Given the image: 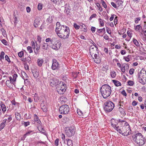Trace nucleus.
Returning <instances> with one entry per match:
<instances>
[{
  "mask_svg": "<svg viewBox=\"0 0 146 146\" xmlns=\"http://www.w3.org/2000/svg\"><path fill=\"white\" fill-rule=\"evenodd\" d=\"M56 25L55 31L58 36L64 39L68 38L70 34L69 27L65 25H61L59 22L56 23Z\"/></svg>",
  "mask_w": 146,
  "mask_h": 146,
  "instance_id": "nucleus-1",
  "label": "nucleus"
},
{
  "mask_svg": "<svg viewBox=\"0 0 146 146\" xmlns=\"http://www.w3.org/2000/svg\"><path fill=\"white\" fill-rule=\"evenodd\" d=\"M100 92L103 98L106 99L110 96L111 92V87L108 84H104L100 88Z\"/></svg>",
  "mask_w": 146,
  "mask_h": 146,
  "instance_id": "nucleus-2",
  "label": "nucleus"
},
{
  "mask_svg": "<svg viewBox=\"0 0 146 146\" xmlns=\"http://www.w3.org/2000/svg\"><path fill=\"white\" fill-rule=\"evenodd\" d=\"M138 79L139 82L145 84L146 82V71L143 68L139 74Z\"/></svg>",
  "mask_w": 146,
  "mask_h": 146,
  "instance_id": "nucleus-3",
  "label": "nucleus"
},
{
  "mask_svg": "<svg viewBox=\"0 0 146 146\" xmlns=\"http://www.w3.org/2000/svg\"><path fill=\"white\" fill-rule=\"evenodd\" d=\"M105 106L104 109L106 112H110L111 111L114 107L115 105L112 102L107 101L104 104Z\"/></svg>",
  "mask_w": 146,
  "mask_h": 146,
  "instance_id": "nucleus-4",
  "label": "nucleus"
},
{
  "mask_svg": "<svg viewBox=\"0 0 146 146\" xmlns=\"http://www.w3.org/2000/svg\"><path fill=\"white\" fill-rule=\"evenodd\" d=\"M137 135V138L136 139H135V142L139 146H142L144 144L146 141L145 139L143 137L141 133H139Z\"/></svg>",
  "mask_w": 146,
  "mask_h": 146,
  "instance_id": "nucleus-5",
  "label": "nucleus"
},
{
  "mask_svg": "<svg viewBox=\"0 0 146 146\" xmlns=\"http://www.w3.org/2000/svg\"><path fill=\"white\" fill-rule=\"evenodd\" d=\"M66 84L63 82L60 81L56 89L59 94H63L66 90Z\"/></svg>",
  "mask_w": 146,
  "mask_h": 146,
  "instance_id": "nucleus-6",
  "label": "nucleus"
},
{
  "mask_svg": "<svg viewBox=\"0 0 146 146\" xmlns=\"http://www.w3.org/2000/svg\"><path fill=\"white\" fill-rule=\"evenodd\" d=\"M70 110L67 104L62 105L59 108V111L61 114H67L68 113Z\"/></svg>",
  "mask_w": 146,
  "mask_h": 146,
  "instance_id": "nucleus-7",
  "label": "nucleus"
},
{
  "mask_svg": "<svg viewBox=\"0 0 146 146\" xmlns=\"http://www.w3.org/2000/svg\"><path fill=\"white\" fill-rule=\"evenodd\" d=\"M65 132L66 135L69 137L73 136L75 132V130L72 127H66Z\"/></svg>",
  "mask_w": 146,
  "mask_h": 146,
  "instance_id": "nucleus-8",
  "label": "nucleus"
},
{
  "mask_svg": "<svg viewBox=\"0 0 146 146\" xmlns=\"http://www.w3.org/2000/svg\"><path fill=\"white\" fill-rule=\"evenodd\" d=\"M52 68L53 70L58 69L60 67V65L57 60L55 59L52 60Z\"/></svg>",
  "mask_w": 146,
  "mask_h": 146,
  "instance_id": "nucleus-9",
  "label": "nucleus"
},
{
  "mask_svg": "<svg viewBox=\"0 0 146 146\" xmlns=\"http://www.w3.org/2000/svg\"><path fill=\"white\" fill-rule=\"evenodd\" d=\"M60 81L55 78H53L50 80V85L52 87L54 86H57L59 85Z\"/></svg>",
  "mask_w": 146,
  "mask_h": 146,
  "instance_id": "nucleus-10",
  "label": "nucleus"
},
{
  "mask_svg": "<svg viewBox=\"0 0 146 146\" xmlns=\"http://www.w3.org/2000/svg\"><path fill=\"white\" fill-rule=\"evenodd\" d=\"M61 44L59 42H54L52 45H50V47L54 50H58L60 47Z\"/></svg>",
  "mask_w": 146,
  "mask_h": 146,
  "instance_id": "nucleus-11",
  "label": "nucleus"
},
{
  "mask_svg": "<svg viewBox=\"0 0 146 146\" xmlns=\"http://www.w3.org/2000/svg\"><path fill=\"white\" fill-rule=\"evenodd\" d=\"M55 39L56 38L55 37H50V38H47L45 40V41L46 42H50V45H52L54 43Z\"/></svg>",
  "mask_w": 146,
  "mask_h": 146,
  "instance_id": "nucleus-12",
  "label": "nucleus"
},
{
  "mask_svg": "<svg viewBox=\"0 0 146 146\" xmlns=\"http://www.w3.org/2000/svg\"><path fill=\"white\" fill-rule=\"evenodd\" d=\"M65 13L68 15L70 14L71 9L69 4H67V3H66L65 5Z\"/></svg>",
  "mask_w": 146,
  "mask_h": 146,
  "instance_id": "nucleus-13",
  "label": "nucleus"
},
{
  "mask_svg": "<svg viewBox=\"0 0 146 146\" xmlns=\"http://www.w3.org/2000/svg\"><path fill=\"white\" fill-rule=\"evenodd\" d=\"M31 72L34 77L36 78L39 76L38 71L36 69H33L31 70Z\"/></svg>",
  "mask_w": 146,
  "mask_h": 146,
  "instance_id": "nucleus-14",
  "label": "nucleus"
},
{
  "mask_svg": "<svg viewBox=\"0 0 146 146\" xmlns=\"http://www.w3.org/2000/svg\"><path fill=\"white\" fill-rule=\"evenodd\" d=\"M0 107L3 113L4 114L6 111V108L5 104L1 102L0 104Z\"/></svg>",
  "mask_w": 146,
  "mask_h": 146,
  "instance_id": "nucleus-15",
  "label": "nucleus"
},
{
  "mask_svg": "<svg viewBox=\"0 0 146 146\" xmlns=\"http://www.w3.org/2000/svg\"><path fill=\"white\" fill-rule=\"evenodd\" d=\"M40 106L44 112H46L47 110L46 106L44 105V103H41L40 104Z\"/></svg>",
  "mask_w": 146,
  "mask_h": 146,
  "instance_id": "nucleus-16",
  "label": "nucleus"
},
{
  "mask_svg": "<svg viewBox=\"0 0 146 146\" xmlns=\"http://www.w3.org/2000/svg\"><path fill=\"white\" fill-rule=\"evenodd\" d=\"M34 131H29L27 132L23 136V137L22 138V140H24L26 137L27 136L29 135L31 133L33 132Z\"/></svg>",
  "mask_w": 146,
  "mask_h": 146,
  "instance_id": "nucleus-17",
  "label": "nucleus"
},
{
  "mask_svg": "<svg viewBox=\"0 0 146 146\" xmlns=\"http://www.w3.org/2000/svg\"><path fill=\"white\" fill-rule=\"evenodd\" d=\"M112 82L116 86H118L121 85V83L118 81L114 80H112Z\"/></svg>",
  "mask_w": 146,
  "mask_h": 146,
  "instance_id": "nucleus-18",
  "label": "nucleus"
},
{
  "mask_svg": "<svg viewBox=\"0 0 146 146\" xmlns=\"http://www.w3.org/2000/svg\"><path fill=\"white\" fill-rule=\"evenodd\" d=\"M34 120L35 121H36L37 123L40 124L41 123V121L40 119H38V116L36 114H35L34 115Z\"/></svg>",
  "mask_w": 146,
  "mask_h": 146,
  "instance_id": "nucleus-19",
  "label": "nucleus"
},
{
  "mask_svg": "<svg viewBox=\"0 0 146 146\" xmlns=\"http://www.w3.org/2000/svg\"><path fill=\"white\" fill-rule=\"evenodd\" d=\"M21 74L22 76V78L24 79L28 78V76L27 74L23 71H22L21 72Z\"/></svg>",
  "mask_w": 146,
  "mask_h": 146,
  "instance_id": "nucleus-20",
  "label": "nucleus"
},
{
  "mask_svg": "<svg viewBox=\"0 0 146 146\" xmlns=\"http://www.w3.org/2000/svg\"><path fill=\"white\" fill-rule=\"evenodd\" d=\"M117 123L116 124H114L112 122H111V125L112 127L114 128L117 131V130L119 129V127L117 126Z\"/></svg>",
  "mask_w": 146,
  "mask_h": 146,
  "instance_id": "nucleus-21",
  "label": "nucleus"
},
{
  "mask_svg": "<svg viewBox=\"0 0 146 146\" xmlns=\"http://www.w3.org/2000/svg\"><path fill=\"white\" fill-rule=\"evenodd\" d=\"M124 123V126H125L126 127L128 126V130H129L130 131H131L130 128V126L128 123L127 122L125 121H122L121 123H122L123 124Z\"/></svg>",
  "mask_w": 146,
  "mask_h": 146,
  "instance_id": "nucleus-22",
  "label": "nucleus"
},
{
  "mask_svg": "<svg viewBox=\"0 0 146 146\" xmlns=\"http://www.w3.org/2000/svg\"><path fill=\"white\" fill-rule=\"evenodd\" d=\"M97 29V32H98L99 33H100L102 32H103L104 33V34L106 33L105 29L104 27L102 29Z\"/></svg>",
  "mask_w": 146,
  "mask_h": 146,
  "instance_id": "nucleus-23",
  "label": "nucleus"
},
{
  "mask_svg": "<svg viewBox=\"0 0 146 146\" xmlns=\"http://www.w3.org/2000/svg\"><path fill=\"white\" fill-rule=\"evenodd\" d=\"M44 61L42 59H38L37 60V64L39 66H42L43 62Z\"/></svg>",
  "mask_w": 146,
  "mask_h": 146,
  "instance_id": "nucleus-24",
  "label": "nucleus"
},
{
  "mask_svg": "<svg viewBox=\"0 0 146 146\" xmlns=\"http://www.w3.org/2000/svg\"><path fill=\"white\" fill-rule=\"evenodd\" d=\"M119 110L120 113L123 115H125L126 113L125 111H124L123 109L121 107L119 108Z\"/></svg>",
  "mask_w": 146,
  "mask_h": 146,
  "instance_id": "nucleus-25",
  "label": "nucleus"
},
{
  "mask_svg": "<svg viewBox=\"0 0 146 146\" xmlns=\"http://www.w3.org/2000/svg\"><path fill=\"white\" fill-rule=\"evenodd\" d=\"M15 115L16 119L18 121H20L21 119V114L20 113H15Z\"/></svg>",
  "mask_w": 146,
  "mask_h": 146,
  "instance_id": "nucleus-26",
  "label": "nucleus"
},
{
  "mask_svg": "<svg viewBox=\"0 0 146 146\" xmlns=\"http://www.w3.org/2000/svg\"><path fill=\"white\" fill-rule=\"evenodd\" d=\"M90 54L92 56L95 53H97V51L96 49L94 50V49L90 50Z\"/></svg>",
  "mask_w": 146,
  "mask_h": 146,
  "instance_id": "nucleus-27",
  "label": "nucleus"
},
{
  "mask_svg": "<svg viewBox=\"0 0 146 146\" xmlns=\"http://www.w3.org/2000/svg\"><path fill=\"white\" fill-rule=\"evenodd\" d=\"M77 113L81 117H82L83 116V115L82 112L80 109H77Z\"/></svg>",
  "mask_w": 146,
  "mask_h": 146,
  "instance_id": "nucleus-28",
  "label": "nucleus"
},
{
  "mask_svg": "<svg viewBox=\"0 0 146 146\" xmlns=\"http://www.w3.org/2000/svg\"><path fill=\"white\" fill-rule=\"evenodd\" d=\"M67 144L68 146H73V143L72 140L68 139L67 140Z\"/></svg>",
  "mask_w": 146,
  "mask_h": 146,
  "instance_id": "nucleus-29",
  "label": "nucleus"
},
{
  "mask_svg": "<svg viewBox=\"0 0 146 146\" xmlns=\"http://www.w3.org/2000/svg\"><path fill=\"white\" fill-rule=\"evenodd\" d=\"M133 41L134 44L137 46H140L138 42L134 38L133 39Z\"/></svg>",
  "mask_w": 146,
  "mask_h": 146,
  "instance_id": "nucleus-30",
  "label": "nucleus"
},
{
  "mask_svg": "<svg viewBox=\"0 0 146 146\" xmlns=\"http://www.w3.org/2000/svg\"><path fill=\"white\" fill-rule=\"evenodd\" d=\"M30 122L29 121L27 122L22 121L21 123L22 125H24V126L25 127H26L27 126L29 125H30Z\"/></svg>",
  "mask_w": 146,
  "mask_h": 146,
  "instance_id": "nucleus-31",
  "label": "nucleus"
},
{
  "mask_svg": "<svg viewBox=\"0 0 146 146\" xmlns=\"http://www.w3.org/2000/svg\"><path fill=\"white\" fill-rule=\"evenodd\" d=\"M125 64L124 63L122 65L121 70L122 72L124 73L125 71Z\"/></svg>",
  "mask_w": 146,
  "mask_h": 146,
  "instance_id": "nucleus-32",
  "label": "nucleus"
},
{
  "mask_svg": "<svg viewBox=\"0 0 146 146\" xmlns=\"http://www.w3.org/2000/svg\"><path fill=\"white\" fill-rule=\"evenodd\" d=\"M48 45L47 43H44L42 46V48L43 49H47Z\"/></svg>",
  "mask_w": 146,
  "mask_h": 146,
  "instance_id": "nucleus-33",
  "label": "nucleus"
},
{
  "mask_svg": "<svg viewBox=\"0 0 146 146\" xmlns=\"http://www.w3.org/2000/svg\"><path fill=\"white\" fill-rule=\"evenodd\" d=\"M142 26L140 24L137 25L135 26V29L137 31H139L141 28H142Z\"/></svg>",
  "mask_w": 146,
  "mask_h": 146,
  "instance_id": "nucleus-34",
  "label": "nucleus"
},
{
  "mask_svg": "<svg viewBox=\"0 0 146 146\" xmlns=\"http://www.w3.org/2000/svg\"><path fill=\"white\" fill-rule=\"evenodd\" d=\"M123 2V0H118L117 1V3L119 7L120 5H122V4Z\"/></svg>",
  "mask_w": 146,
  "mask_h": 146,
  "instance_id": "nucleus-35",
  "label": "nucleus"
},
{
  "mask_svg": "<svg viewBox=\"0 0 146 146\" xmlns=\"http://www.w3.org/2000/svg\"><path fill=\"white\" fill-rule=\"evenodd\" d=\"M39 22L37 20H35L34 23V26L36 28L38 26Z\"/></svg>",
  "mask_w": 146,
  "mask_h": 146,
  "instance_id": "nucleus-36",
  "label": "nucleus"
},
{
  "mask_svg": "<svg viewBox=\"0 0 146 146\" xmlns=\"http://www.w3.org/2000/svg\"><path fill=\"white\" fill-rule=\"evenodd\" d=\"M139 133H137L135 135H133L132 136V139L133 140V141L135 142V139H136L137 138V136L138 134Z\"/></svg>",
  "mask_w": 146,
  "mask_h": 146,
  "instance_id": "nucleus-37",
  "label": "nucleus"
},
{
  "mask_svg": "<svg viewBox=\"0 0 146 146\" xmlns=\"http://www.w3.org/2000/svg\"><path fill=\"white\" fill-rule=\"evenodd\" d=\"M98 57L97 56L95 58V60H94V62L96 63L99 64L100 63L101 60L100 59H98Z\"/></svg>",
  "mask_w": 146,
  "mask_h": 146,
  "instance_id": "nucleus-38",
  "label": "nucleus"
},
{
  "mask_svg": "<svg viewBox=\"0 0 146 146\" xmlns=\"http://www.w3.org/2000/svg\"><path fill=\"white\" fill-rule=\"evenodd\" d=\"M28 78H27L24 79V84L25 86H27V85L29 84V81L28 80Z\"/></svg>",
  "mask_w": 146,
  "mask_h": 146,
  "instance_id": "nucleus-39",
  "label": "nucleus"
},
{
  "mask_svg": "<svg viewBox=\"0 0 146 146\" xmlns=\"http://www.w3.org/2000/svg\"><path fill=\"white\" fill-rule=\"evenodd\" d=\"M18 55L20 58H21L23 57V56L24 55V52L23 51H21L19 52L18 53Z\"/></svg>",
  "mask_w": 146,
  "mask_h": 146,
  "instance_id": "nucleus-40",
  "label": "nucleus"
},
{
  "mask_svg": "<svg viewBox=\"0 0 146 146\" xmlns=\"http://www.w3.org/2000/svg\"><path fill=\"white\" fill-rule=\"evenodd\" d=\"M42 8V4L40 3L38 4L37 7L38 10L39 11L41 10Z\"/></svg>",
  "mask_w": 146,
  "mask_h": 146,
  "instance_id": "nucleus-41",
  "label": "nucleus"
},
{
  "mask_svg": "<svg viewBox=\"0 0 146 146\" xmlns=\"http://www.w3.org/2000/svg\"><path fill=\"white\" fill-rule=\"evenodd\" d=\"M98 20L100 23V25L101 26H104V23L103 21L100 18L98 19Z\"/></svg>",
  "mask_w": 146,
  "mask_h": 146,
  "instance_id": "nucleus-42",
  "label": "nucleus"
},
{
  "mask_svg": "<svg viewBox=\"0 0 146 146\" xmlns=\"http://www.w3.org/2000/svg\"><path fill=\"white\" fill-rule=\"evenodd\" d=\"M128 85L129 86H132L134 84V82L133 81H131L130 80H129L127 82Z\"/></svg>",
  "mask_w": 146,
  "mask_h": 146,
  "instance_id": "nucleus-43",
  "label": "nucleus"
},
{
  "mask_svg": "<svg viewBox=\"0 0 146 146\" xmlns=\"http://www.w3.org/2000/svg\"><path fill=\"white\" fill-rule=\"evenodd\" d=\"M53 19L52 18V17L49 16L48 18H47V21L49 23H51L52 22Z\"/></svg>",
  "mask_w": 146,
  "mask_h": 146,
  "instance_id": "nucleus-44",
  "label": "nucleus"
},
{
  "mask_svg": "<svg viewBox=\"0 0 146 146\" xmlns=\"http://www.w3.org/2000/svg\"><path fill=\"white\" fill-rule=\"evenodd\" d=\"M74 27L76 29H78L80 27L79 25H77L76 23H74V24L73 25Z\"/></svg>",
  "mask_w": 146,
  "mask_h": 146,
  "instance_id": "nucleus-45",
  "label": "nucleus"
},
{
  "mask_svg": "<svg viewBox=\"0 0 146 146\" xmlns=\"http://www.w3.org/2000/svg\"><path fill=\"white\" fill-rule=\"evenodd\" d=\"M101 3L103 7L105 8H106L107 6L105 2L103 0H101Z\"/></svg>",
  "mask_w": 146,
  "mask_h": 146,
  "instance_id": "nucleus-46",
  "label": "nucleus"
},
{
  "mask_svg": "<svg viewBox=\"0 0 146 146\" xmlns=\"http://www.w3.org/2000/svg\"><path fill=\"white\" fill-rule=\"evenodd\" d=\"M111 75L112 77L114 78L116 75V72L115 71H113L111 73Z\"/></svg>",
  "mask_w": 146,
  "mask_h": 146,
  "instance_id": "nucleus-47",
  "label": "nucleus"
},
{
  "mask_svg": "<svg viewBox=\"0 0 146 146\" xmlns=\"http://www.w3.org/2000/svg\"><path fill=\"white\" fill-rule=\"evenodd\" d=\"M27 50L29 51L30 53H32L33 52V50L32 49L31 47L28 46L27 47Z\"/></svg>",
  "mask_w": 146,
  "mask_h": 146,
  "instance_id": "nucleus-48",
  "label": "nucleus"
},
{
  "mask_svg": "<svg viewBox=\"0 0 146 146\" xmlns=\"http://www.w3.org/2000/svg\"><path fill=\"white\" fill-rule=\"evenodd\" d=\"M6 85L7 86H10V84H11V82L9 80H7L6 82Z\"/></svg>",
  "mask_w": 146,
  "mask_h": 146,
  "instance_id": "nucleus-49",
  "label": "nucleus"
},
{
  "mask_svg": "<svg viewBox=\"0 0 146 146\" xmlns=\"http://www.w3.org/2000/svg\"><path fill=\"white\" fill-rule=\"evenodd\" d=\"M5 60H7L8 62L9 63H10L11 62V61L10 60V59L9 58V57L8 56L6 55L5 56Z\"/></svg>",
  "mask_w": 146,
  "mask_h": 146,
  "instance_id": "nucleus-50",
  "label": "nucleus"
},
{
  "mask_svg": "<svg viewBox=\"0 0 146 146\" xmlns=\"http://www.w3.org/2000/svg\"><path fill=\"white\" fill-rule=\"evenodd\" d=\"M57 2H58L59 5H62L64 3V1L62 0H57Z\"/></svg>",
  "mask_w": 146,
  "mask_h": 146,
  "instance_id": "nucleus-51",
  "label": "nucleus"
},
{
  "mask_svg": "<svg viewBox=\"0 0 146 146\" xmlns=\"http://www.w3.org/2000/svg\"><path fill=\"white\" fill-rule=\"evenodd\" d=\"M141 19L140 17H139L138 18H137L135 19V23L137 24L138 23L139 21H140Z\"/></svg>",
  "mask_w": 146,
  "mask_h": 146,
  "instance_id": "nucleus-52",
  "label": "nucleus"
},
{
  "mask_svg": "<svg viewBox=\"0 0 146 146\" xmlns=\"http://www.w3.org/2000/svg\"><path fill=\"white\" fill-rule=\"evenodd\" d=\"M35 48L36 49V50L37 51L40 48V44L39 45H36V46L35 47Z\"/></svg>",
  "mask_w": 146,
  "mask_h": 146,
  "instance_id": "nucleus-53",
  "label": "nucleus"
},
{
  "mask_svg": "<svg viewBox=\"0 0 146 146\" xmlns=\"http://www.w3.org/2000/svg\"><path fill=\"white\" fill-rule=\"evenodd\" d=\"M96 16V15L95 13L93 14L89 18V20H91L94 17H95Z\"/></svg>",
  "mask_w": 146,
  "mask_h": 146,
  "instance_id": "nucleus-54",
  "label": "nucleus"
},
{
  "mask_svg": "<svg viewBox=\"0 0 146 146\" xmlns=\"http://www.w3.org/2000/svg\"><path fill=\"white\" fill-rule=\"evenodd\" d=\"M134 71V69L133 68H131L129 70V74L131 75H132L133 74Z\"/></svg>",
  "mask_w": 146,
  "mask_h": 146,
  "instance_id": "nucleus-55",
  "label": "nucleus"
},
{
  "mask_svg": "<svg viewBox=\"0 0 146 146\" xmlns=\"http://www.w3.org/2000/svg\"><path fill=\"white\" fill-rule=\"evenodd\" d=\"M15 18H14V24L15 25H16L18 22V20L16 17H15V16L14 15Z\"/></svg>",
  "mask_w": 146,
  "mask_h": 146,
  "instance_id": "nucleus-56",
  "label": "nucleus"
},
{
  "mask_svg": "<svg viewBox=\"0 0 146 146\" xmlns=\"http://www.w3.org/2000/svg\"><path fill=\"white\" fill-rule=\"evenodd\" d=\"M41 41V38L40 36H37V42H38V43L40 44Z\"/></svg>",
  "mask_w": 146,
  "mask_h": 146,
  "instance_id": "nucleus-57",
  "label": "nucleus"
},
{
  "mask_svg": "<svg viewBox=\"0 0 146 146\" xmlns=\"http://www.w3.org/2000/svg\"><path fill=\"white\" fill-rule=\"evenodd\" d=\"M128 110L129 111V112L131 113L132 112L133 110V108L132 106H129L128 107Z\"/></svg>",
  "mask_w": 146,
  "mask_h": 146,
  "instance_id": "nucleus-58",
  "label": "nucleus"
},
{
  "mask_svg": "<svg viewBox=\"0 0 146 146\" xmlns=\"http://www.w3.org/2000/svg\"><path fill=\"white\" fill-rule=\"evenodd\" d=\"M106 29L107 33L109 34H111V32L109 30V28L108 27H106Z\"/></svg>",
  "mask_w": 146,
  "mask_h": 146,
  "instance_id": "nucleus-59",
  "label": "nucleus"
},
{
  "mask_svg": "<svg viewBox=\"0 0 146 146\" xmlns=\"http://www.w3.org/2000/svg\"><path fill=\"white\" fill-rule=\"evenodd\" d=\"M1 41L5 45H7V41L6 40L4 39H3L2 40H1Z\"/></svg>",
  "mask_w": 146,
  "mask_h": 146,
  "instance_id": "nucleus-60",
  "label": "nucleus"
},
{
  "mask_svg": "<svg viewBox=\"0 0 146 146\" xmlns=\"http://www.w3.org/2000/svg\"><path fill=\"white\" fill-rule=\"evenodd\" d=\"M59 139H56L54 143L56 146H58V145Z\"/></svg>",
  "mask_w": 146,
  "mask_h": 146,
  "instance_id": "nucleus-61",
  "label": "nucleus"
},
{
  "mask_svg": "<svg viewBox=\"0 0 146 146\" xmlns=\"http://www.w3.org/2000/svg\"><path fill=\"white\" fill-rule=\"evenodd\" d=\"M13 79L14 81H15L17 77V75L16 74H15L13 75Z\"/></svg>",
  "mask_w": 146,
  "mask_h": 146,
  "instance_id": "nucleus-62",
  "label": "nucleus"
},
{
  "mask_svg": "<svg viewBox=\"0 0 146 146\" xmlns=\"http://www.w3.org/2000/svg\"><path fill=\"white\" fill-rule=\"evenodd\" d=\"M61 99L62 101H66L67 100V98L64 96H63L61 97Z\"/></svg>",
  "mask_w": 146,
  "mask_h": 146,
  "instance_id": "nucleus-63",
  "label": "nucleus"
},
{
  "mask_svg": "<svg viewBox=\"0 0 146 146\" xmlns=\"http://www.w3.org/2000/svg\"><path fill=\"white\" fill-rule=\"evenodd\" d=\"M115 16L116 17H115L114 21V22L115 25L117 24V17L116 16Z\"/></svg>",
  "mask_w": 146,
  "mask_h": 146,
  "instance_id": "nucleus-64",
  "label": "nucleus"
}]
</instances>
